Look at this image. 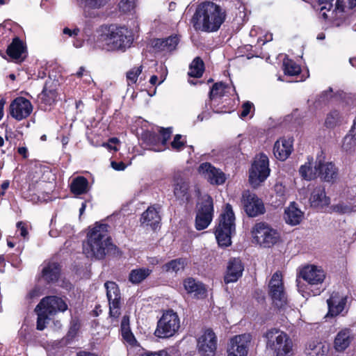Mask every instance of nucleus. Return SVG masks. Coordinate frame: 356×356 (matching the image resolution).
I'll use <instances>...</instances> for the list:
<instances>
[{"instance_id": "nucleus-26", "label": "nucleus", "mask_w": 356, "mask_h": 356, "mask_svg": "<svg viewBox=\"0 0 356 356\" xmlns=\"http://www.w3.org/2000/svg\"><path fill=\"white\" fill-rule=\"evenodd\" d=\"M184 286L188 293H192L197 298L205 296L206 289L204 285L192 277L186 279L184 282Z\"/></svg>"}, {"instance_id": "nucleus-23", "label": "nucleus", "mask_w": 356, "mask_h": 356, "mask_svg": "<svg viewBox=\"0 0 356 356\" xmlns=\"http://www.w3.org/2000/svg\"><path fill=\"white\" fill-rule=\"evenodd\" d=\"M174 195L181 200L188 201L189 195V184L188 181L180 175L176 176L174 179Z\"/></svg>"}, {"instance_id": "nucleus-36", "label": "nucleus", "mask_w": 356, "mask_h": 356, "mask_svg": "<svg viewBox=\"0 0 356 356\" xmlns=\"http://www.w3.org/2000/svg\"><path fill=\"white\" fill-rule=\"evenodd\" d=\"M151 273L152 270L147 268L134 269L129 273V280L133 284H139L147 277Z\"/></svg>"}, {"instance_id": "nucleus-40", "label": "nucleus", "mask_w": 356, "mask_h": 356, "mask_svg": "<svg viewBox=\"0 0 356 356\" xmlns=\"http://www.w3.org/2000/svg\"><path fill=\"white\" fill-rule=\"evenodd\" d=\"M84 7V13L87 17H93L90 10L99 9L106 5V0H81Z\"/></svg>"}, {"instance_id": "nucleus-20", "label": "nucleus", "mask_w": 356, "mask_h": 356, "mask_svg": "<svg viewBox=\"0 0 356 356\" xmlns=\"http://www.w3.org/2000/svg\"><path fill=\"white\" fill-rule=\"evenodd\" d=\"M353 336L350 329L345 328L340 330L335 336L334 348L337 352H343L349 347Z\"/></svg>"}, {"instance_id": "nucleus-63", "label": "nucleus", "mask_w": 356, "mask_h": 356, "mask_svg": "<svg viewBox=\"0 0 356 356\" xmlns=\"http://www.w3.org/2000/svg\"><path fill=\"white\" fill-rule=\"evenodd\" d=\"M6 104V101L3 99H0V120L3 115V108Z\"/></svg>"}, {"instance_id": "nucleus-15", "label": "nucleus", "mask_w": 356, "mask_h": 356, "mask_svg": "<svg viewBox=\"0 0 356 356\" xmlns=\"http://www.w3.org/2000/svg\"><path fill=\"white\" fill-rule=\"evenodd\" d=\"M32 111L33 106L31 102L22 97L15 99L9 107L10 115L18 121L28 118Z\"/></svg>"}, {"instance_id": "nucleus-55", "label": "nucleus", "mask_w": 356, "mask_h": 356, "mask_svg": "<svg viewBox=\"0 0 356 356\" xmlns=\"http://www.w3.org/2000/svg\"><path fill=\"white\" fill-rule=\"evenodd\" d=\"M140 356H170L168 352L165 350H161L157 352H145L140 354Z\"/></svg>"}, {"instance_id": "nucleus-5", "label": "nucleus", "mask_w": 356, "mask_h": 356, "mask_svg": "<svg viewBox=\"0 0 356 356\" xmlns=\"http://www.w3.org/2000/svg\"><path fill=\"white\" fill-rule=\"evenodd\" d=\"M235 216L232 207L227 204L224 211L220 214L219 223L216 227L215 235L220 246L227 247L231 245L232 235L235 232Z\"/></svg>"}, {"instance_id": "nucleus-25", "label": "nucleus", "mask_w": 356, "mask_h": 356, "mask_svg": "<svg viewBox=\"0 0 356 356\" xmlns=\"http://www.w3.org/2000/svg\"><path fill=\"white\" fill-rule=\"evenodd\" d=\"M299 173L306 180H312L319 174L318 163L313 166V158L308 157L307 161L300 167Z\"/></svg>"}, {"instance_id": "nucleus-50", "label": "nucleus", "mask_w": 356, "mask_h": 356, "mask_svg": "<svg viewBox=\"0 0 356 356\" xmlns=\"http://www.w3.org/2000/svg\"><path fill=\"white\" fill-rule=\"evenodd\" d=\"M120 302H114L113 303H109V314L110 316L113 318H118L120 315Z\"/></svg>"}, {"instance_id": "nucleus-38", "label": "nucleus", "mask_w": 356, "mask_h": 356, "mask_svg": "<svg viewBox=\"0 0 356 356\" xmlns=\"http://www.w3.org/2000/svg\"><path fill=\"white\" fill-rule=\"evenodd\" d=\"M343 118L337 110L331 111L326 115L324 125L327 129H334L342 123Z\"/></svg>"}, {"instance_id": "nucleus-54", "label": "nucleus", "mask_w": 356, "mask_h": 356, "mask_svg": "<svg viewBox=\"0 0 356 356\" xmlns=\"http://www.w3.org/2000/svg\"><path fill=\"white\" fill-rule=\"evenodd\" d=\"M160 134L162 137V141L161 143L163 145H165L167 143V141L170 139V136L172 134V128H162L160 131Z\"/></svg>"}, {"instance_id": "nucleus-18", "label": "nucleus", "mask_w": 356, "mask_h": 356, "mask_svg": "<svg viewBox=\"0 0 356 356\" xmlns=\"http://www.w3.org/2000/svg\"><path fill=\"white\" fill-rule=\"evenodd\" d=\"M293 140L291 137L278 139L273 147L275 156L280 161H285L293 150Z\"/></svg>"}, {"instance_id": "nucleus-46", "label": "nucleus", "mask_w": 356, "mask_h": 356, "mask_svg": "<svg viewBox=\"0 0 356 356\" xmlns=\"http://www.w3.org/2000/svg\"><path fill=\"white\" fill-rule=\"evenodd\" d=\"M332 210L334 212L345 214V213H350L353 211H356L355 207H353L350 204L345 203H339L337 204L332 206Z\"/></svg>"}, {"instance_id": "nucleus-35", "label": "nucleus", "mask_w": 356, "mask_h": 356, "mask_svg": "<svg viewBox=\"0 0 356 356\" xmlns=\"http://www.w3.org/2000/svg\"><path fill=\"white\" fill-rule=\"evenodd\" d=\"M104 286L109 303L120 302V293L118 285L113 282H106Z\"/></svg>"}, {"instance_id": "nucleus-2", "label": "nucleus", "mask_w": 356, "mask_h": 356, "mask_svg": "<svg viewBox=\"0 0 356 356\" xmlns=\"http://www.w3.org/2000/svg\"><path fill=\"white\" fill-rule=\"evenodd\" d=\"M131 30L114 24L103 25L98 30L97 44L107 51H124L133 43Z\"/></svg>"}, {"instance_id": "nucleus-61", "label": "nucleus", "mask_w": 356, "mask_h": 356, "mask_svg": "<svg viewBox=\"0 0 356 356\" xmlns=\"http://www.w3.org/2000/svg\"><path fill=\"white\" fill-rule=\"evenodd\" d=\"M86 72H89L88 71H87L86 70V68L84 67H81L79 70L76 72V73L75 74V75L79 77V78H81L83 76H85V74Z\"/></svg>"}, {"instance_id": "nucleus-27", "label": "nucleus", "mask_w": 356, "mask_h": 356, "mask_svg": "<svg viewBox=\"0 0 356 356\" xmlns=\"http://www.w3.org/2000/svg\"><path fill=\"white\" fill-rule=\"evenodd\" d=\"M329 351V346L323 342L310 341L306 346L305 353L307 356H325Z\"/></svg>"}, {"instance_id": "nucleus-51", "label": "nucleus", "mask_w": 356, "mask_h": 356, "mask_svg": "<svg viewBox=\"0 0 356 356\" xmlns=\"http://www.w3.org/2000/svg\"><path fill=\"white\" fill-rule=\"evenodd\" d=\"M252 110L253 111H254V104L249 101L244 102L242 105V111L240 117L241 118L247 117L251 113Z\"/></svg>"}, {"instance_id": "nucleus-1", "label": "nucleus", "mask_w": 356, "mask_h": 356, "mask_svg": "<svg viewBox=\"0 0 356 356\" xmlns=\"http://www.w3.org/2000/svg\"><path fill=\"white\" fill-rule=\"evenodd\" d=\"M226 10L212 1H204L199 4L191 19L196 31L207 33L218 31L225 21Z\"/></svg>"}, {"instance_id": "nucleus-22", "label": "nucleus", "mask_w": 356, "mask_h": 356, "mask_svg": "<svg viewBox=\"0 0 356 356\" xmlns=\"http://www.w3.org/2000/svg\"><path fill=\"white\" fill-rule=\"evenodd\" d=\"M309 202L312 207L323 208L327 206L330 200L326 196L325 188L321 186L316 187L312 192Z\"/></svg>"}, {"instance_id": "nucleus-16", "label": "nucleus", "mask_w": 356, "mask_h": 356, "mask_svg": "<svg viewBox=\"0 0 356 356\" xmlns=\"http://www.w3.org/2000/svg\"><path fill=\"white\" fill-rule=\"evenodd\" d=\"M251 339L250 334L237 335L232 338L227 349V356H246Z\"/></svg>"}, {"instance_id": "nucleus-48", "label": "nucleus", "mask_w": 356, "mask_h": 356, "mask_svg": "<svg viewBox=\"0 0 356 356\" xmlns=\"http://www.w3.org/2000/svg\"><path fill=\"white\" fill-rule=\"evenodd\" d=\"M143 66L134 67L127 73V78L129 83H135L137 81L138 75L142 72Z\"/></svg>"}, {"instance_id": "nucleus-33", "label": "nucleus", "mask_w": 356, "mask_h": 356, "mask_svg": "<svg viewBox=\"0 0 356 356\" xmlns=\"http://www.w3.org/2000/svg\"><path fill=\"white\" fill-rule=\"evenodd\" d=\"M24 51V46L18 38L13 39L6 50L7 54L13 59H19Z\"/></svg>"}, {"instance_id": "nucleus-8", "label": "nucleus", "mask_w": 356, "mask_h": 356, "mask_svg": "<svg viewBox=\"0 0 356 356\" xmlns=\"http://www.w3.org/2000/svg\"><path fill=\"white\" fill-rule=\"evenodd\" d=\"M252 234L257 243L264 248H270L280 240V234L277 231L266 222L256 223L252 227Z\"/></svg>"}, {"instance_id": "nucleus-7", "label": "nucleus", "mask_w": 356, "mask_h": 356, "mask_svg": "<svg viewBox=\"0 0 356 356\" xmlns=\"http://www.w3.org/2000/svg\"><path fill=\"white\" fill-rule=\"evenodd\" d=\"M299 277L307 283L313 296L319 295L325 289L323 283L326 275L321 267L307 265L300 270Z\"/></svg>"}, {"instance_id": "nucleus-59", "label": "nucleus", "mask_w": 356, "mask_h": 356, "mask_svg": "<svg viewBox=\"0 0 356 356\" xmlns=\"http://www.w3.org/2000/svg\"><path fill=\"white\" fill-rule=\"evenodd\" d=\"M39 289L37 288H35L32 289L27 295V297L30 299L34 298L35 297L39 296Z\"/></svg>"}, {"instance_id": "nucleus-44", "label": "nucleus", "mask_w": 356, "mask_h": 356, "mask_svg": "<svg viewBox=\"0 0 356 356\" xmlns=\"http://www.w3.org/2000/svg\"><path fill=\"white\" fill-rule=\"evenodd\" d=\"M226 88H227V86L225 83H223L222 82L216 83L213 86V87L209 92L210 99H212L214 97H218V96H220V97L223 96L225 94V90Z\"/></svg>"}, {"instance_id": "nucleus-37", "label": "nucleus", "mask_w": 356, "mask_h": 356, "mask_svg": "<svg viewBox=\"0 0 356 356\" xmlns=\"http://www.w3.org/2000/svg\"><path fill=\"white\" fill-rule=\"evenodd\" d=\"M204 70V64L203 60L200 57H196L189 66L188 74L191 77L200 78L202 76Z\"/></svg>"}, {"instance_id": "nucleus-45", "label": "nucleus", "mask_w": 356, "mask_h": 356, "mask_svg": "<svg viewBox=\"0 0 356 356\" xmlns=\"http://www.w3.org/2000/svg\"><path fill=\"white\" fill-rule=\"evenodd\" d=\"M38 315L37 319V329L38 330H43L46 327V323L49 321V316L47 313L44 312L42 309L35 311Z\"/></svg>"}, {"instance_id": "nucleus-4", "label": "nucleus", "mask_w": 356, "mask_h": 356, "mask_svg": "<svg viewBox=\"0 0 356 356\" xmlns=\"http://www.w3.org/2000/svg\"><path fill=\"white\" fill-rule=\"evenodd\" d=\"M268 350L276 356H289L292 352L293 342L290 337L280 330L272 328L264 335Z\"/></svg>"}, {"instance_id": "nucleus-57", "label": "nucleus", "mask_w": 356, "mask_h": 356, "mask_svg": "<svg viewBox=\"0 0 356 356\" xmlns=\"http://www.w3.org/2000/svg\"><path fill=\"white\" fill-rule=\"evenodd\" d=\"M17 227L20 230V235L24 238H26L28 236L29 232L26 229L25 224L20 221L17 223Z\"/></svg>"}, {"instance_id": "nucleus-60", "label": "nucleus", "mask_w": 356, "mask_h": 356, "mask_svg": "<svg viewBox=\"0 0 356 356\" xmlns=\"http://www.w3.org/2000/svg\"><path fill=\"white\" fill-rule=\"evenodd\" d=\"M349 136H352L356 138V117L353 120V124L351 127L350 130L349 131V133L348 134Z\"/></svg>"}, {"instance_id": "nucleus-21", "label": "nucleus", "mask_w": 356, "mask_h": 356, "mask_svg": "<svg viewBox=\"0 0 356 356\" xmlns=\"http://www.w3.org/2000/svg\"><path fill=\"white\" fill-rule=\"evenodd\" d=\"M347 302L346 296H340L338 293H333L327 300L328 306V314L331 316H337L343 309Z\"/></svg>"}, {"instance_id": "nucleus-32", "label": "nucleus", "mask_w": 356, "mask_h": 356, "mask_svg": "<svg viewBox=\"0 0 356 356\" xmlns=\"http://www.w3.org/2000/svg\"><path fill=\"white\" fill-rule=\"evenodd\" d=\"M88 181L82 176L74 178L70 184V190L75 195L85 194L88 191Z\"/></svg>"}, {"instance_id": "nucleus-31", "label": "nucleus", "mask_w": 356, "mask_h": 356, "mask_svg": "<svg viewBox=\"0 0 356 356\" xmlns=\"http://www.w3.org/2000/svg\"><path fill=\"white\" fill-rule=\"evenodd\" d=\"M319 175L325 181H330L337 177V171L332 163H323L318 161Z\"/></svg>"}, {"instance_id": "nucleus-43", "label": "nucleus", "mask_w": 356, "mask_h": 356, "mask_svg": "<svg viewBox=\"0 0 356 356\" xmlns=\"http://www.w3.org/2000/svg\"><path fill=\"white\" fill-rule=\"evenodd\" d=\"M274 191L277 197V204L281 205L286 200V189L282 183H276L274 186Z\"/></svg>"}, {"instance_id": "nucleus-9", "label": "nucleus", "mask_w": 356, "mask_h": 356, "mask_svg": "<svg viewBox=\"0 0 356 356\" xmlns=\"http://www.w3.org/2000/svg\"><path fill=\"white\" fill-rule=\"evenodd\" d=\"M213 216V199L208 195L202 197L197 204L195 227L197 230L206 229L211 223Z\"/></svg>"}, {"instance_id": "nucleus-6", "label": "nucleus", "mask_w": 356, "mask_h": 356, "mask_svg": "<svg viewBox=\"0 0 356 356\" xmlns=\"http://www.w3.org/2000/svg\"><path fill=\"white\" fill-rule=\"evenodd\" d=\"M180 328V318L177 312L168 309L163 312L157 322L154 335L161 339L173 337Z\"/></svg>"}, {"instance_id": "nucleus-58", "label": "nucleus", "mask_w": 356, "mask_h": 356, "mask_svg": "<svg viewBox=\"0 0 356 356\" xmlns=\"http://www.w3.org/2000/svg\"><path fill=\"white\" fill-rule=\"evenodd\" d=\"M111 165V167L115 170H124L126 168V165L123 162L118 163L115 161H112Z\"/></svg>"}, {"instance_id": "nucleus-41", "label": "nucleus", "mask_w": 356, "mask_h": 356, "mask_svg": "<svg viewBox=\"0 0 356 356\" xmlns=\"http://www.w3.org/2000/svg\"><path fill=\"white\" fill-rule=\"evenodd\" d=\"M185 267V261L183 259H177L170 261L163 266V269L167 272L177 273L183 270Z\"/></svg>"}, {"instance_id": "nucleus-62", "label": "nucleus", "mask_w": 356, "mask_h": 356, "mask_svg": "<svg viewBox=\"0 0 356 356\" xmlns=\"http://www.w3.org/2000/svg\"><path fill=\"white\" fill-rule=\"evenodd\" d=\"M28 149L25 147H21L18 148V153L23 156L24 158L27 157Z\"/></svg>"}, {"instance_id": "nucleus-47", "label": "nucleus", "mask_w": 356, "mask_h": 356, "mask_svg": "<svg viewBox=\"0 0 356 356\" xmlns=\"http://www.w3.org/2000/svg\"><path fill=\"white\" fill-rule=\"evenodd\" d=\"M356 147V138L352 136L346 135L343 140L342 148L346 152H351Z\"/></svg>"}, {"instance_id": "nucleus-14", "label": "nucleus", "mask_w": 356, "mask_h": 356, "mask_svg": "<svg viewBox=\"0 0 356 356\" xmlns=\"http://www.w3.org/2000/svg\"><path fill=\"white\" fill-rule=\"evenodd\" d=\"M67 309L66 302L58 296H47L43 298L36 306L35 311L42 309L49 316L55 315L57 312H63Z\"/></svg>"}, {"instance_id": "nucleus-53", "label": "nucleus", "mask_w": 356, "mask_h": 356, "mask_svg": "<svg viewBox=\"0 0 356 356\" xmlns=\"http://www.w3.org/2000/svg\"><path fill=\"white\" fill-rule=\"evenodd\" d=\"M345 3L343 0H337L335 2V8L332 13H335V17H341V15L344 11Z\"/></svg>"}, {"instance_id": "nucleus-29", "label": "nucleus", "mask_w": 356, "mask_h": 356, "mask_svg": "<svg viewBox=\"0 0 356 356\" xmlns=\"http://www.w3.org/2000/svg\"><path fill=\"white\" fill-rule=\"evenodd\" d=\"M303 217V213L298 209L295 203H291L285 210L284 219L287 224L291 225H298Z\"/></svg>"}, {"instance_id": "nucleus-19", "label": "nucleus", "mask_w": 356, "mask_h": 356, "mask_svg": "<svg viewBox=\"0 0 356 356\" xmlns=\"http://www.w3.org/2000/svg\"><path fill=\"white\" fill-rule=\"evenodd\" d=\"M244 270L241 261L238 258L229 260L224 277L226 284L235 282L242 276Z\"/></svg>"}, {"instance_id": "nucleus-34", "label": "nucleus", "mask_w": 356, "mask_h": 356, "mask_svg": "<svg viewBox=\"0 0 356 356\" xmlns=\"http://www.w3.org/2000/svg\"><path fill=\"white\" fill-rule=\"evenodd\" d=\"M121 333L123 339L129 345L133 346L136 343L129 327V317L127 315L123 316L121 321Z\"/></svg>"}, {"instance_id": "nucleus-42", "label": "nucleus", "mask_w": 356, "mask_h": 356, "mask_svg": "<svg viewBox=\"0 0 356 356\" xmlns=\"http://www.w3.org/2000/svg\"><path fill=\"white\" fill-rule=\"evenodd\" d=\"M284 67V73L289 76H295L300 72V66L292 60H285Z\"/></svg>"}, {"instance_id": "nucleus-12", "label": "nucleus", "mask_w": 356, "mask_h": 356, "mask_svg": "<svg viewBox=\"0 0 356 356\" xmlns=\"http://www.w3.org/2000/svg\"><path fill=\"white\" fill-rule=\"evenodd\" d=\"M197 347L201 356H214L216 355L217 337L211 329H206L198 338Z\"/></svg>"}, {"instance_id": "nucleus-30", "label": "nucleus", "mask_w": 356, "mask_h": 356, "mask_svg": "<svg viewBox=\"0 0 356 356\" xmlns=\"http://www.w3.org/2000/svg\"><path fill=\"white\" fill-rule=\"evenodd\" d=\"M161 220L159 211L154 207H149L142 215L140 221L143 224L151 226L156 229Z\"/></svg>"}, {"instance_id": "nucleus-11", "label": "nucleus", "mask_w": 356, "mask_h": 356, "mask_svg": "<svg viewBox=\"0 0 356 356\" xmlns=\"http://www.w3.org/2000/svg\"><path fill=\"white\" fill-rule=\"evenodd\" d=\"M268 287L269 294L273 303L277 307H282L286 304L287 298L284 292L282 275L280 273L276 272L273 275Z\"/></svg>"}, {"instance_id": "nucleus-10", "label": "nucleus", "mask_w": 356, "mask_h": 356, "mask_svg": "<svg viewBox=\"0 0 356 356\" xmlns=\"http://www.w3.org/2000/svg\"><path fill=\"white\" fill-rule=\"evenodd\" d=\"M268 156L261 154L256 156L250 170L249 181L254 187H257L269 175Z\"/></svg>"}, {"instance_id": "nucleus-39", "label": "nucleus", "mask_w": 356, "mask_h": 356, "mask_svg": "<svg viewBox=\"0 0 356 356\" xmlns=\"http://www.w3.org/2000/svg\"><path fill=\"white\" fill-rule=\"evenodd\" d=\"M47 85L48 83L46 82L39 98L45 106H50L55 102L57 94L54 89H49Z\"/></svg>"}, {"instance_id": "nucleus-3", "label": "nucleus", "mask_w": 356, "mask_h": 356, "mask_svg": "<svg viewBox=\"0 0 356 356\" xmlns=\"http://www.w3.org/2000/svg\"><path fill=\"white\" fill-rule=\"evenodd\" d=\"M107 224L96 222L89 229L87 242L83 245V253L88 258L103 259L115 246L111 242Z\"/></svg>"}, {"instance_id": "nucleus-64", "label": "nucleus", "mask_w": 356, "mask_h": 356, "mask_svg": "<svg viewBox=\"0 0 356 356\" xmlns=\"http://www.w3.org/2000/svg\"><path fill=\"white\" fill-rule=\"evenodd\" d=\"M76 356H96V355H95L94 354L90 353L83 351V352H79V353H77Z\"/></svg>"}, {"instance_id": "nucleus-13", "label": "nucleus", "mask_w": 356, "mask_h": 356, "mask_svg": "<svg viewBox=\"0 0 356 356\" xmlns=\"http://www.w3.org/2000/svg\"><path fill=\"white\" fill-rule=\"evenodd\" d=\"M241 202L245 213L250 217L257 216L265 211L261 200L249 191L243 193Z\"/></svg>"}, {"instance_id": "nucleus-52", "label": "nucleus", "mask_w": 356, "mask_h": 356, "mask_svg": "<svg viewBox=\"0 0 356 356\" xmlns=\"http://www.w3.org/2000/svg\"><path fill=\"white\" fill-rule=\"evenodd\" d=\"M182 136L180 134H177L171 143V146L172 149L179 151L181 150L185 145V141L181 140Z\"/></svg>"}, {"instance_id": "nucleus-17", "label": "nucleus", "mask_w": 356, "mask_h": 356, "mask_svg": "<svg viewBox=\"0 0 356 356\" xmlns=\"http://www.w3.org/2000/svg\"><path fill=\"white\" fill-rule=\"evenodd\" d=\"M199 172L211 184L220 185L225 181V174L209 163H202Z\"/></svg>"}, {"instance_id": "nucleus-56", "label": "nucleus", "mask_w": 356, "mask_h": 356, "mask_svg": "<svg viewBox=\"0 0 356 356\" xmlns=\"http://www.w3.org/2000/svg\"><path fill=\"white\" fill-rule=\"evenodd\" d=\"M79 31L80 30L78 28L71 30L69 28L65 27L63 30V33L68 35L70 37H76V35H78Z\"/></svg>"}, {"instance_id": "nucleus-24", "label": "nucleus", "mask_w": 356, "mask_h": 356, "mask_svg": "<svg viewBox=\"0 0 356 356\" xmlns=\"http://www.w3.org/2000/svg\"><path fill=\"white\" fill-rule=\"evenodd\" d=\"M179 39L177 35H171L165 39H156L153 41V47L158 51L170 52L175 50Z\"/></svg>"}, {"instance_id": "nucleus-49", "label": "nucleus", "mask_w": 356, "mask_h": 356, "mask_svg": "<svg viewBox=\"0 0 356 356\" xmlns=\"http://www.w3.org/2000/svg\"><path fill=\"white\" fill-rule=\"evenodd\" d=\"M136 0H121L119 3V8L123 13L132 10L135 7Z\"/></svg>"}, {"instance_id": "nucleus-28", "label": "nucleus", "mask_w": 356, "mask_h": 356, "mask_svg": "<svg viewBox=\"0 0 356 356\" xmlns=\"http://www.w3.org/2000/svg\"><path fill=\"white\" fill-rule=\"evenodd\" d=\"M60 275V266L56 262H49L42 270V278L48 283L58 280Z\"/></svg>"}]
</instances>
